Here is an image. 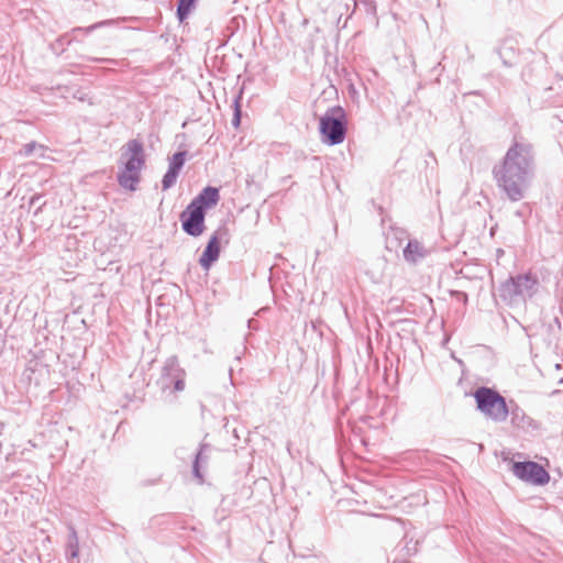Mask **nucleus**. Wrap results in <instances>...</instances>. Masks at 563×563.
<instances>
[{
    "label": "nucleus",
    "instance_id": "nucleus-16",
    "mask_svg": "<svg viewBox=\"0 0 563 563\" xmlns=\"http://www.w3.org/2000/svg\"><path fill=\"white\" fill-rule=\"evenodd\" d=\"M197 0H178L177 4V18L180 22L185 21L190 11L195 8Z\"/></svg>",
    "mask_w": 563,
    "mask_h": 563
},
{
    "label": "nucleus",
    "instance_id": "nucleus-20",
    "mask_svg": "<svg viewBox=\"0 0 563 563\" xmlns=\"http://www.w3.org/2000/svg\"><path fill=\"white\" fill-rule=\"evenodd\" d=\"M355 8H362L367 14H376L375 0H354Z\"/></svg>",
    "mask_w": 563,
    "mask_h": 563
},
{
    "label": "nucleus",
    "instance_id": "nucleus-3",
    "mask_svg": "<svg viewBox=\"0 0 563 563\" xmlns=\"http://www.w3.org/2000/svg\"><path fill=\"white\" fill-rule=\"evenodd\" d=\"M320 139L323 144L334 146L344 142L347 133V117L340 106L329 108L319 121Z\"/></svg>",
    "mask_w": 563,
    "mask_h": 563
},
{
    "label": "nucleus",
    "instance_id": "nucleus-1",
    "mask_svg": "<svg viewBox=\"0 0 563 563\" xmlns=\"http://www.w3.org/2000/svg\"><path fill=\"white\" fill-rule=\"evenodd\" d=\"M499 192L511 202L525 199L536 177V156L531 143L514 139L503 158L493 166Z\"/></svg>",
    "mask_w": 563,
    "mask_h": 563
},
{
    "label": "nucleus",
    "instance_id": "nucleus-26",
    "mask_svg": "<svg viewBox=\"0 0 563 563\" xmlns=\"http://www.w3.org/2000/svg\"><path fill=\"white\" fill-rule=\"evenodd\" d=\"M516 214H517L518 217H521V212H520V211H517V212H516Z\"/></svg>",
    "mask_w": 563,
    "mask_h": 563
},
{
    "label": "nucleus",
    "instance_id": "nucleus-15",
    "mask_svg": "<svg viewBox=\"0 0 563 563\" xmlns=\"http://www.w3.org/2000/svg\"><path fill=\"white\" fill-rule=\"evenodd\" d=\"M509 415L511 417V422L514 426L525 428L527 424H529L530 418L527 417L525 411L517 405L509 409Z\"/></svg>",
    "mask_w": 563,
    "mask_h": 563
},
{
    "label": "nucleus",
    "instance_id": "nucleus-4",
    "mask_svg": "<svg viewBox=\"0 0 563 563\" xmlns=\"http://www.w3.org/2000/svg\"><path fill=\"white\" fill-rule=\"evenodd\" d=\"M122 155L128 156V159L124 169L118 175V183L122 188L134 191L141 180L140 172L145 164L143 144L139 140H130Z\"/></svg>",
    "mask_w": 563,
    "mask_h": 563
},
{
    "label": "nucleus",
    "instance_id": "nucleus-11",
    "mask_svg": "<svg viewBox=\"0 0 563 563\" xmlns=\"http://www.w3.org/2000/svg\"><path fill=\"white\" fill-rule=\"evenodd\" d=\"M111 21L109 20H106V21H101V22H97L95 24H91L87 27H81V26H77V27H74L71 29L70 32H67L63 35H60L57 40H56V45H60V46H69L74 41H75V35L77 33H82V34H90L91 32H93L95 30L97 29H100L104 25H108L110 24Z\"/></svg>",
    "mask_w": 563,
    "mask_h": 563
},
{
    "label": "nucleus",
    "instance_id": "nucleus-13",
    "mask_svg": "<svg viewBox=\"0 0 563 563\" xmlns=\"http://www.w3.org/2000/svg\"><path fill=\"white\" fill-rule=\"evenodd\" d=\"M210 451L209 444H201L198 452L195 455V460L192 463V475L196 479H198L199 484L203 483V474L201 473V465L208 463L209 455L207 452Z\"/></svg>",
    "mask_w": 563,
    "mask_h": 563
},
{
    "label": "nucleus",
    "instance_id": "nucleus-23",
    "mask_svg": "<svg viewBox=\"0 0 563 563\" xmlns=\"http://www.w3.org/2000/svg\"><path fill=\"white\" fill-rule=\"evenodd\" d=\"M560 393H561V390H559V389H554V390L551 393V396L558 395V394H560Z\"/></svg>",
    "mask_w": 563,
    "mask_h": 563
},
{
    "label": "nucleus",
    "instance_id": "nucleus-7",
    "mask_svg": "<svg viewBox=\"0 0 563 563\" xmlns=\"http://www.w3.org/2000/svg\"><path fill=\"white\" fill-rule=\"evenodd\" d=\"M512 473L519 479L533 485H544L550 481V475L545 468L532 461L515 462L512 464Z\"/></svg>",
    "mask_w": 563,
    "mask_h": 563
},
{
    "label": "nucleus",
    "instance_id": "nucleus-14",
    "mask_svg": "<svg viewBox=\"0 0 563 563\" xmlns=\"http://www.w3.org/2000/svg\"><path fill=\"white\" fill-rule=\"evenodd\" d=\"M69 533L66 544L65 555L68 561L78 559L79 556V541L77 532L73 526L69 527Z\"/></svg>",
    "mask_w": 563,
    "mask_h": 563
},
{
    "label": "nucleus",
    "instance_id": "nucleus-2",
    "mask_svg": "<svg viewBox=\"0 0 563 563\" xmlns=\"http://www.w3.org/2000/svg\"><path fill=\"white\" fill-rule=\"evenodd\" d=\"M540 287V282L532 273L510 276L498 289L500 299L508 306L523 305L532 298Z\"/></svg>",
    "mask_w": 563,
    "mask_h": 563
},
{
    "label": "nucleus",
    "instance_id": "nucleus-6",
    "mask_svg": "<svg viewBox=\"0 0 563 563\" xmlns=\"http://www.w3.org/2000/svg\"><path fill=\"white\" fill-rule=\"evenodd\" d=\"M185 378L186 372L177 356H170L165 361L156 384L164 394L170 396L185 389Z\"/></svg>",
    "mask_w": 563,
    "mask_h": 563
},
{
    "label": "nucleus",
    "instance_id": "nucleus-8",
    "mask_svg": "<svg viewBox=\"0 0 563 563\" xmlns=\"http://www.w3.org/2000/svg\"><path fill=\"white\" fill-rule=\"evenodd\" d=\"M181 228L190 236H200L205 229L206 212L200 207L189 203L180 213Z\"/></svg>",
    "mask_w": 563,
    "mask_h": 563
},
{
    "label": "nucleus",
    "instance_id": "nucleus-21",
    "mask_svg": "<svg viewBox=\"0 0 563 563\" xmlns=\"http://www.w3.org/2000/svg\"><path fill=\"white\" fill-rule=\"evenodd\" d=\"M36 147L43 148V146L38 145L36 142H30L23 146L20 153L24 156H30Z\"/></svg>",
    "mask_w": 563,
    "mask_h": 563
},
{
    "label": "nucleus",
    "instance_id": "nucleus-19",
    "mask_svg": "<svg viewBox=\"0 0 563 563\" xmlns=\"http://www.w3.org/2000/svg\"><path fill=\"white\" fill-rule=\"evenodd\" d=\"M242 99V92H240L235 98H234V101H233V108H234V111H233V118H232V125L234 128H239L240 126V123H241V115H242V111H241V104H240V101Z\"/></svg>",
    "mask_w": 563,
    "mask_h": 563
},
{
    "label": "nucleus",
    "instance_id": "nucleus-17",
    "mask_svg": "<svg viewBox=\"0 0 563 563\" xmlns=\"http://www.w3.org/2000/svg\"><path fill=\"white\" fill-rule=\"evenodd\" d=\"M187 156V151L176 152L168 161V167L172 169H176L178 172L181 170Z\"/></svg>",
    "mask_w": 563,
    "mask_h": 563
},
{
    "label": "nucleus",
    "instance_id": "nucleus-24",
    "mask_svg": "<svg viewBox=\"0 0 563 563\" xmlns=\"http://www.w3.org/2000/svg\"><path fill=\"white\" fill-rule=\"evenodd\" d=\"M92 60L98 62V58H93ZM102 62H107L108 59H101Z\"/></svg>",
    "mask_w": 563,
    "mask_h": 563
},
{
    "label": "nucleus",
    "instance_id": "nucleus-12",
    "mask_svg": "<svg viewBox=\"0 0 563 563\" xmlns=\"http://www.w3.org/2000/svg\"><path fill=\"white\" fill-rule=\"evenodd\" d=\"M402 254L408 263L416 264L427 256L428 251L419 241L409 240Z\"/></svg>",
    "mask_w": 563,
    "mask_h": 563
},
{
    "label": "nucleus",
    "instance_id": "nucleus-18",
    "mask_svg": "<svg viewBox=\"0 0 563 563\" xmlns=\"http://www.w3.org/2000/svg\"><path fill=\"white\" fill-rule=\"evenodd\" d=\"M179 173L180 172L168 167L166 174L162 179V187L164 190L172 188L176 184Z\"/></svg>",
    "mask_w": 563,
    "mask_h": 563
},
{
    "label": "nucleus",
    "instance_id": "nucleus-25",
    "mask_svg": "<svg viewBox=\"0 0 563 563\" xmlns=\"http://www.w3.org/2000/svg\"><path fill=\"white\" fill-rule=\"evenodd\" d=\"M504 65L511 66V64L507 63L506 60H504Z\"/></svg>",
    "mask_w": 563,
    "mask_h": 563
},
{
    "label": "nucleus",
    "instance_id": "nucleus-9",
    "mask_svg": "<svg viewBox=\"0 0 563 563\" xmlns=\"http://www.w3.org/2000/svg\"><path fill=\"white\" fill-rule=\"evenodd\" d=\"M227 234L225 229H219L208 241L199 264L203 269H209L220 256V239Z\"/></svg>",
    "mask_w": 563,
    "mask_h": 563
},
{
    "label": "nucleus",
    "instance_id": "nucleus-10",
    "mask_svg": "<svg viewBox=\"0 0 563 563\" xmlns=\"http://www.w3.org/2000/svg\"><path fill=\"white\" fill-rule=\"evenodd\" d=\"M220 199L219 189L216 187L207 186L203 188L197 197H195L190 203L200 207L201 210H207L218 203Z\"/></svg>",
    "mask_w": 563,
    "mask_h": 563
},
{
    "label": "nucleus",
    "instance_id": "nucleus-5",
    "mask_svg": "<svg viewBox=\"0 0 563 563\" xmlns=\"http://www.w3.org/2000/svg\"><path fill=\"white\" fill-rule=\"evenodd\" d=\"M477 410L495 422H504L509 416L505 397L490 387H478L474 394Z\"/></svg>",
    "mask_w": 563,
    "mask_h": 563
},
{
    "label": "nucleus",
    "instance_id": "nucleus-22",
    "mask_svg": "<svg viewBox=\"0 0 563 563\" xmlns=\"http://www.w3.org/2000/svg\"><path fill=\"white\" fill-rule=\"evenodd\" d=\"M391 232H393V235L395 236V239H397L399 241L406 239V236H407V232L401 229H393Z\"/></svg>",
    "mask_w": 563,
    "mask_h": 563
}]
</instances>
